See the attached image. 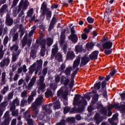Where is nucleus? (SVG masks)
I'll return each instance as SVG.
<instances>
[{
	"instance_id": "nucleus-42",
	"label": "nucleus",
	"mask_w": 125,
	"mask_h": 125,
	"mask_svg": "<svg viewBox=\"0 0 125 125\" xmlns=\"http://www.w3.org/2000/svg\"><path fill=\"white\" fill-rule=\"evenodd\" d=\"M113 52V49H105L104 51V53L105 54V55H110Z\"/></svg>"
},
{
	"instance_id": "nucleus-45",
	"label": "nucleus",
	"mask_w": 125,
	"mask_h": 125,
	"mask_svg": "<svg viewBox=\"0 0 125 125\" xmlns=\"http://www.w3.org/2000/svg\"><path fill=\"white\" fill-rule=\"evenodd\" d=\"M47 8V5L45 3V2H43L41 6V10H46Z\"/></svg>"
},
{
	"instance_id": "nucleus-25",
	"label": "nucleus",
	"mask_w": 125,
	"mask_h": 125,
	"mask_svg": "<svg viewBox=\"0 0 125 125\" xmlns=\"http://www.w3.org/2000/svg\"><path fill=\"white\" fill-rule=\"evenodd\" d=\"M79 70H80V68L77 67L75 70L71 74H70L71 80H74L75 76H76V75H77V74H78V72H79Z\"/></svg>"
},
{
	"instance_id": "nucleus-16",
	"label": "nucleus",
	"mask_w": 125,
	"mask_h": 125,
	"mask_svg": "<svg viewBox=\"0 0 125 125\" xmlns=\"http://www.w3.org/2000/svg\"><path fill=\"white\" fill-rule=\"evenodd\" d=\"M61 82H64L63 84L64 86H67L69 83H70V79L69 78H67L66 77H63V76L61 78Z\"/></svg>"
},
{
	"instance_id": "nucleus-3",
	"label": "nucleus",
	"mask_w": 125,
	"mask_h": 125,
	"mask_svg": "<svg viewBox=\"0 0 125 125\" xmlns=\"http://www.w3.org/2000/svg\"><path fill=\"white\" fill-rule=\"evenodd\" d=\"M37 66V63L34 62L32 65H30V66L28 68V72L26 73V77L25 78V81L26 83H29L30 80H31V78L34 74V72H35V75H37L38 73H39V71L36 70V66Z\"/></svg>"
},
{
	"instance_id": "nucleus-19",
	"label": "nucleus",
	"mask_w": 125,
	"mask_h": 125,
	"mask_svg": "<svg viewBox=\"0 0 125 125\" xmlns=\"http://www.w3.org/2000/svg\"><path fill=\"white\" fill-rule=\"evenodd\" d=\"M94 88L95 90H99L101 88V81H97L94 85Z\"/></svg>"
},
{
	"instance_id": "nucleus-13",
	"label": "nucleus",
	"mask_w": 125,
	"mask_h": 125,
	"mask_svg": "<svg viewBox=\"0 0 125 125\" xmlns=\"http://www.w3.org/2000/svg\"><path fill=\"white\" fill-rule=\"evenodd\" d=\"M68 40H70L72 42H78V36L76 34L70 35L68 36Z\"/></svg>"
},
{
	"instance_id": "nucleus-56",
	"label": "nucleus",
	"mask_w": 125,
	"mask_h": 125,
	"mask_svg": "<svg viewBox=\"0 0 125 125\" xmlns=\"http://www.w3.org/2000/svg\"><path fill=\"white\" fill-rule=\"evenodd\" d=\"M102 92H103V96H104V98H107V97H108L107 90L106 89H104L103 92L102 91Z\"/></svg>"
},
{
	"instance_id": "nucleus-47",
	"label": "nucleus",
	"mask_w": 125,
	"mask_h": 125,
	"mask_svg": "<svg viewBox=\"0 0 125 125\" xmlns=\"http://www.w3.org/2000/svg\"><path fill=\"white\" fill-rule=\"evenodd\" d=\"M102 115H104V116H107V110H106V107H104L101 109V110Z\"/></svg>"
},
{
	"instance_id": "nucleus-23",
	"label": "nucleus",
	"mask_w": 125,
	"mask_h": 125,
	"mask_svg": "<svg viewBox=\"0 0 125 125\" xmlns=\"http://www.w3.org/2000/svg\"><path fill=\"white\" fill-rule=\"evenodd\" d=\"M53 95L52 91L50 89H47L46 91L45 92V96L47 98L50 97V96H53Z\"/></svg>"
},
{
	"instance_id": "nucleus-53",
	"label": "nucleus",
	"mask_w": 125,
	"mask_h": 125,
	"mask_svg": "<svg viewBox=\"0 0 125 125\" xmlns=\"http://www.w3.org/2000/svg\"><path fill=\"white\" fill-rule=\"evenodd\" d=\"M55 25V24L54 23H52L50 22L49 27H48V31L49 32H51V30H52V29H53V28H54Z\"/></svg>"
},
{
	"instance_id": "nucleus-21",
	"label": "nucleus",
	"mask_w": 125,
	"mask_h": 125,
	"mask_svg": "<svg viewBox=\"0 0 125 125\" xmlns=\"http://www.w3.org/2000/svg\"><path fill=\"white\" fill-rule=\"evenodd\" d=\"M30 5L29 2L28 1V0H25L22 4V10H26L28 7Z\"/></svg>"
},
{
	"instance_id": "nucleus-7",
	"label": "nucleus",
	"mask_w": 125,
	"mask_h": 125,
	"mask_svg": "<svg viewBox=\"0 0 125 125\" xmlns=\"http://www.w3.org/2000/svg\"><path fill=\"white\" fill-rule=\"evenodd\" d=\"M76 57V55L74 53L73 51H68L66 54V60H68V61H72Z\"/></svg>"
},
{
	"instance_id": "nucleus-30",
	"label": "nucleus",
	"mask_w": 125,
	"mask_h": 125,
	"mask_svg": "<svg viewBox=\"0 0 125 125\" xmlns=\"http://www.w3.org/2000/svg\"><path fill=\"white\" fill-rule=\"evenodd\" d=\"M84 110V106L83 105H81L77 108H76V111L78 113H83Z\"/></svg>"
},
{
	"instance_id": "nucleus-6",
	"label": "nucleus",
	"mask_w": 125,
	"mask_h": 125,
	"mask_svg": "<svg viewBox=\"0 0 125 125\" xmlns=\"http://www.w3.org/2000/svg\"><path fill=\"white\" fill-rule=\"evenodd\" d=\"M98 54H99V51L95 50L89 55V58L90 60H97L98 59Z\"/></svg>"
},
{
	"instance_id": "nucleus-36",
	"label": "nucleus",
	"mask_w": 125,
	"mask_h": 125,
	"mask_svg": "<svg viewBox=\"0 0 125 125\" xmlns=\"http://www.w3.org/2000/svg\"><path fill=\"white\" fill-rule=\"evenodd\" d=\"M8 90H9V88L8 87V85L6 86H4L2 90H1L0 92L2 94H5Z\"/></svg>"
},
{
	"instance_id": "nucleus-1",
	"label": "nucleus",
	"mask_w": 125,
	"mask_h": 125,
	"mask_svg": "<svg viewBox=\"0 0 125 125\" xmlns=\"http://www.w3.org/2000/svg\"><path fill=\"white\" fill-rule=\"evenodd\" d=\"M48 68L47 67H44L42 71V75L39 76V80L37 82L38 85H39L37 92L38 94H40L42 91L44 92V89H45V83H44V78L47 74V71Z\"/></svg>"
},
{
	"instance_id": "nucleus-10",
	"label": "nucleus",
	"mask_w": 125,
	"mask_h": 125,
	"mask_svg": "<svg viewBox=\"0 0 125 125\" xmlns=\"http://www.w3.org/2000/svg\"><path fill=\"white\" fill-rule=\"evenodd\" d=\"M10 63V60L9 59V58H7L6 59H3L1 62H0V66L2 68L3 67H4V66H6L7 67L9 65V63Z\"/></svg>"
},
{
	"instance_id": "nucleus-52",
	"label": "nucleus",
	"mask_w": 125,
	"mask_h": 125,
	"mask_svg": "<svg viewBox=\"0 0 125 125\" xmlns=\"http://www.w3.org/2000/svg\"><path fill=\"white\" fill-rule=\"evenodd\" d=\"M112 10H113V9L110 8L109 7L106 8V12L107 13L108 16H110V15H111V13H112Z\"/></svg>"
},
{
	"instance_id": "nucleus-51",
	"label": "nucleus",
	"mask_w": 125,
	"mask_h": 125,
	"mask_svg": "<svg viewBox=\"0 0 125 125\" xmlns=\"http://www.w3.org/2000/svg\"><path fill=\"white\" fill-rule=\"evenodd\" d=\"M8 41H9V38H8V36H6L3 40V44L4 45H6V44L8 43Z\"/></svg>"
},
{
	"instance_id": "nucleus-37",
	"label": "nucleus",
	"mask_w": 125,
	"mask_h": 125,
	"mask_svg": "<svg viewBox=\"0 0 125 125\" xmlns=\"http://www.w3.org/2000/svg\"><path fill=\"white\" fill-rule=\"evenodd\" d=\"M37 29V27L33 26L32 27V29L30 31V32L28 34L29 37H32L33 35H34V33L35 32V31H36V29Z\"/></svg>"
},
{
	"instance_id": "nucleus-28",
	"label": "nucleus",
	"mask_w": 125,
	"mask_h": 125,
	"mask_svg": "<svg viewBox=\"0 0 125 125\" xmlns=\"http://www.w3.org/2000/svg\"><path fill=\"white\" fill-rule=\"evenodd\" d=\"M57 95L58 96H61V95L62 96V97H66L68 96L67 93H63L62 91H61V90H59L57 92Z\"/></svg>"
},
{
	"instance_id": "nucleus-58",
	"label": "nucleus",
	"mask_w": 125,
	"mask_h": 125,
	"mask_svg": "<svg viewBox=\"0 0 125 125\" xmlns=\"http://www.w3.org/2000/svg\"><path fill=\"white\" fill-rule=\"evenodd\" d=\"M74 84H75V80H74V79H71V81H70V83L69 84L70 88H73Z\"/></svg>"
},
{
	"instance_id": "nucleus-2",
	"label": "nucleus",
	"mask_w": 125,
	"mask_h": 125,
	"mask_svg": "<svg viewBox=\"0 0 125 125\" xmlns=\"http://www.w3.org/2000/svg\"><path fill=\"white\" fill-rule=\"evenodd\" d=\"M42 99H43V97H42V95H40L38 96V98L35 100V102L32 104L31 106L33 114L32 117H33V118H37V116H38L39 112H40L39 106H41V105L42 104Z\"/></svg>"
},
{
	"instance_id": "nucleus-48",
	"label": "nucleus",
	"mask_w": 125,
	"mask_h": 125,
	"mask_svg": "<svg viewBox=\"0 0 125 125\" xmlns=\"http://www.w3.org/2000/svg\"><path fill=\"white\" fill-rule=\"evenodd\" d=\"M50 86L51 89L54 91L56 90V89L57 88V84H56L51 83Z\"/></svg>"
},
{
	"instance_id": "nucleus-29",
	"label": "nucleus",
	"mask_w": 125,
	"mask_h": 125,
	"mask_svg": "<svg viewBox=\"0 0 125 125\" xmlns=\"http://www.w3.org/2000/svg\"><path fill=\"white\" fill-rule=\"evenodd\" d=\"M19 48V46L16 44H13L11 47H10V50L11 51H16V52H17L18 51V49Z\"/></svg>"
},
{
	"instance_id": "nucleus-32",
	"label": "nucleus",
	"mask_w": 125,
	"mask_h": 125,
	"mask_svg": "<svg viewBox=\"0 0 125 125\" xmlns=\"http://www.w3.org/2000/svg\"><path fill=\"white\" fill-rule=\"evenodd\" d=\"M94 45H95V44H94V43H93L92 42H90L89 43H86V47H87V48H90V49H93Z\"/></svg>"
},
{
	"instance_id": "nucleus-38",
	"label": "nucleus",
	"mask_w": 125,
	"mask_h": 125,
	"mask_svg": "<svg viewBox=\"0 0 125 125\" xmlns=\"http://www.w3.org/2000/svg\"><path fill=\"white\" fill-rule=\"evenodd\" d=\"M87 21L89 24H93L94 23V19L92 18V17L89 16L87 18Z\"/></svg>"
},
{
	"instance_id": "nucleus-4",
	"label": "nucleus",
	"mask_w": 125,
	"mask_h": 125,
	"mask_svg": "<svg viewBox=\"0 0 125 125\" xmlns=\"http://www.w3.org/2000/svg\"><path fill=\"white\" fill-rule=\"evenodd\" d=\"M90 61L89 57H87V55L86 54L83 57L81 58V62L80 64V68L85 66L88 62Z\"/></svg>"
},
{
	"instance_id": "nucleus-54",
	"label": "nucleus",
	"mask_w": 125,
	"mask_h": 125,
	"mask_svg": "<svg viewBox=\"0 0 125 125\" xmlns=\"http://www.w3.org/2000/svg\"><path fill=\"white\" fill-rule=\"evenodd\" d=\"M43 110H45V112H46L47 113H48V114H51V113H52V110H51V109H50V107L48 109H47V107L46 106H44L43 108Z\"/></svg>"
},
{
	"instance_id": "nucleus-43",
	"label": "nucleus",
	"mask_w": 125,
	"mask_h": 125,
	"mask_svg": "<svg viewBox=\"0 0 125 125\" xmlns=\"http://www.w3.org/2000/svg\"><path fill=\"white\" fill-rule=\"evenodd\" d=\"M91 92H87V94H85L84 95V96L86 99H87L88 101H89V100L91 99V97L89 95V94H91Z\"/></svg>"
},
{
	"instance_id": "nucleus-24",
	"label": "nucleus",
	"mask_w": 125,
	"mask_h": 125,
	"mask_svg": "<svg viewBox=\"0 0 125 125\" xmlns=\"http://www.w3.org/2000/svg\"><path fill=\"white\" fill-rule=\"evenodd\" d=\"M37 50L35 49H32L31 50L30 56V57H32L33 59L34 58H36L37 57Z\"/></svg>"
},
{
	"instance_id": "nucleus-64",
	"label": "nucleus",
	"mask_w": 125,
	"mask_h": 125,
	"mask_svg": "<svg viewBox=\"0 0 125 125\" xmlns=\"http://www.w3.org/2000/svg\"><path fill=\"white\" fill-rule=\"evenodd\" d=\"M26 122H27V124L28 125H33L34 124L33 123V120L31 119H26Z\"/></svg>"
},
{
	"instance_id": "nucleus-14",
	"label": "nucleus",
	"mask_w": 125,
	"mask_h": 125,
	"mask_svg": "<svg viewBox=\"0 0 125 125\" xmlns=\"http://www.w3.org/2000/svg\"><path fill=\"white\" fill-rule=\"evenodd\" d=\"M20 53H21V49H19L17 53H14L12 56V62H16L17 61V56H19L20 55Z\"/></svg>"
},
{
	"instance_id": "nucleus-60",
	"label": "nucleus",
	"mask_w": 125,
	"mask_h": 125,
	"mask_svg": "<svg viewBox=\"0 0 125 125\" xmlns=\"http://www.w3.org/2000/svg\"><path fill=\"white\" fill-rule=\"evenodd\" d=\"M18 40V33H15L13 36V42H16Z\"/></svg>"
},
{
	"instance_id": "nucleus-34",
	"label": "nucleus",
	"mask_w": 125,
	"mask_h": 125,
	"mask_svg": "<svg viewBox=\"0 0 125 125\" xmlns=\"http://www.w3.org/2000/svg\"><path fill=\"white\" fill-rule=\"evenodd\" d=\"M40 44L41 45V48H45V47H46V41H45V39L42 40Z\"/></svg>"
},
{
	"instance_id": "nucleus-61",
	"label": "nucleus",
	"mask_w": 125,
	"mask_h": 125,
	"mask_svg": "<svg viewBox=\"0 0 125 125\" xmlns=\"http://www.w3.org/2000/svg\"><path fill=\"white\" fill-rule=\"evenodd\" d=\"M37 66H40L42 67V60L40 59L36 61Z\"/></svg>"
},
{
	"instance_id": "nucleus-5",
	"label": "nucleus",
	"mask_w": 125,
	"mask_h": 125,
	"mask_svg": "<svg viewBox=\"0 0 125 125\" xmlns=\"http://www.w3.org/2000/svg\"><path fill=\"white\" fill-rule=\"evenodd\" d=\"M94 120L96 121V125H100V123L103 122V120H104V117L100 116V114L98 113H96L94 116Z\"/></svg>"
},
{
	"instance_id": "nucleus-57",
	"label": "nucleus",
	"mask_w": 125,
	"mask_h": 125,
	"mask_svg": "<svg viewBox=\"0 0 125 125\" xmlns=\"http://www.w3.org/2000/svg\"><path fill=\"white\" fill-rule=\"evenodd\" d=\"M101 85L102 89H106V88H105V87H106V85H107V83H106V81H103L101 83Z\"/></svg>"
},
{
	"instance_id": "nucleus-20",
	"label": "nucleus",
	"mask_w": 125,
	"mask_h": 125,
	"mask_svg": "<svg viewBox=\"0 0 125 125\" xmlns=\"http://www.w3.org/2000/svg\"><path fill=\"white\" fill-rule=\"evenodd\" d=\"M55 59L58 60V62H63V56L62 54L58 53L55 56Z\"/></svg>"
},
{
	"instance_id": "nucleus-12",
	"label": "nucleus",
	"mask_w": 125,
	"mask_h": 125,
	"mask_svg": "<svg viewBox=\"0 0 125 125\" xmlns=\"http://www.w3.org/2000/svg\"><path fill=\"white\" fill-rule=\"evenodd\" d=\"M5 23L7 26H11L13 24V19L10 18L9 15H7L6 16Z\"/></svg>"
},
{
	"instance_id": "nucleus-26",
	"label": "nucleus",
	"mask_w": 125,
	"mask_h": 125,
	"mask_svg": "<svg viewBox=\"0 0 125 125\" xmlns=\"http://www.w3.org/2000/svg\"><path fill=\"white\" fill-rule=\"evenodd\" d=\"M52 15V12L51 11H48L46 12V20L49 21L51 18V16Z\"/></svg>"
},
{
	"instance_id": "nucleus-9",
	"label": "nucleus",
	"mask_w": 125,
	"mask_h": 125,
	"mask_svg": "<svg viewBox=\"0 0 125 125\" xmlns=\"http://www.w3.org/2000/svg\"><path fill=\"white\" fill-rule=\"evenodd\" d=\"M65 33H66V29H64L63 31L61 32L60 40V45H63L65 42V39H66V35H65Z\"/></svg>"
},
{
	"instance_id": "nucleus-17",
	"label": "nucleus",
	"mask_w": 125,
	"mask_h": 125,
	"mask_svg": "<svg viewBox=\"0 0 125 125\" xmlns=\"http://www.w3.org/2000/svg\"><path fill=\"white\" fill-rule=\"evenodd\" d=\"M99 99V95H98V94H94L91 101L92 104H96L97 101H98Z\"/></svg>"
},
{
	"instance_id": "nucleus-46",
	"label": "nucleus",
	"mask_w": 125,
	"mask_h": 125,
	"mask_svg": "<svg viewBox=\"0 0 125 125\" xmlns=\"http://www.w3.org/2000/svg\"><path fill=\"white\" fill-rule=\"evenodd\" d=\"M81 98H82V100H83L82 104L81 105H83L84 107L85 106H86V105H87V101L84 98L85 97L81 96Z\"/></svg>"
},
{
	"instance_id": "nucleus-40",
	"label": "nucleus",
	"mask_w": 125,
	"mask_h": 125,
	"mask_svg": "<svg viewBox=\"0 0 125 125\" xmlns=\"http://www.w3.org/2000/svg\"><path fill=\"white\" fill-rule=\"evenodd\" d=\"M10 123L9 118H6L4 119L3 122L1 123V125H9Z\"/></svg>"
},
{
	"instance_id": "nucleus-33",
	"label": "nucleus",
	"mask_w": 125,
	"mask_h": 125,
	"mask_svg": "<svg viewBox=\"0 0 125 125\" xmlns=\"http://www.w3.org/2000/svg\"><path fill=\"white\" fill-rule=\"evenodd\" d=\"M7 106V102H4L0 104V109L4 111V108Z\"/></svg>"
},
{
	"instance_id": "nucleus-15",
	"label": "nucleus",
	"mask_w": 125,
	"mask_h": 125,
	"mask_svg": "<svg viewBox=\"0 0 125 125\" xmlns=\"http://www.w3.org/2000/svg\"><path fill=\"white\" fill-rule=\"evenodd\" d=\"M72 70H73V67L72 66L67 67L64 70V73L67 77H69V76H71Z\"/></svg>"
},
{
	"instance_id": "nucleus-39",
	"label": "nucleus",
	"mask_w": 125,
	"mask_h": 125,
	"mask_svg": "<svg viewBox=\"0 0 125 125\" xmlns=\"http://www.w3.org/2000/svg\"><path fill=\"white\" fill-rule=\"evenodd\" d=\"M80 99H81V95L75 94L74 98V102H78Z\"/></svg>"
},
{
	"instance_id": "nucleus-50",
	"label": "nucleus",
	"mask_w": 125,
	"mask_h": 125,
	"mask_svg": "<svg viewBox=\"0 0 125 125\" xmlns=\"http://www.w3.org/2000/svg\"><path fill=\"white\" fill-rule=\"evenodd\" d=\"M56 125H66V120L62 119L60 122L57 123Z\"/></svg>"
},
{
	"instance_id": "nucleus-49",
	"label": "nucleus",
	"mask_w": 125,
	"mask_h": 125,
	"mask_svg": "<svg viewBox=\"0 0 125 125\" xmlns=\"http://www.w3.org/2000/svg\"><path fill=\"white\" fill-rule=\"evenodd\" d=\"M70 110H71V108L68 106H65L63 108V113L64 114H67L70 112Z\"/></svg>"
},
{
	"instance_id": "nucleus-8",
	"label": "nucleus",
	"mask_w": 125,
	"mask_h": 125,
	"mask_svg": "<svg viewBox=\"0 0 125 125\" xmlns=\"http://www.w3.org/2000/svg\"><path fill=\"white\" fill-rule=\"evenodd\" d=\"M112 46H113V42L110 40L103 43L102 45L104 49H111Z\"/></svg>"
},
{
	"instance_id": "nucleus-22",
	"label": "nucleus",
	"mask_w": 125,
	"mask_h": 125,
	"mask_svg": "<svg viewBox=\"0 0 125 125\" xmlns=\"http://www.w3.org/2000/svg\"><path fill=\"white\" fill-rule=\"evenodd\" d=\"M23 117L26 120H27V119H30V118H31V112H30V111L28 110L24 112Z\"/></svg>"
},
{
	"instance_id": "nucleus-44",
	"label": "nucleus",
	"mask_w": 125,
	"mask_h": 125,
	"mask_svg": "<svg viewBox=\"0 0 125 125\" xmlns=\"http://www.w3.org/2000/svg\"><path fill=\"white\" fill-rule=\"evenodd\" d=\"M57 52H58V49H57V48H56V47L53 48L52 49V55H53V57H54V56H55V55H56V53H57Z\"/></svg>"
},
{
	"instance_id": "nucleus-27",
	"label": "nucleus",
	"mask_w": 125,
	"mask_h": 125,
	"mask_svg": "<svg viewBox=\"0 0 125 125\" xmlns=\"http://www.w3.org/2000/svg\"><path fill=\"white\" fill-rule=\"evenodd\" d=\"M54 104L55 109L58 110V109H60V108H61V105H60V102H59V101H56L55 103H54Z\"/></svg>"
},
{
	"instance_id": "nucleus-31",
	"label": "nucleus",
	"mask_w": 125,
	"mask_h": 125,
	"mask_svg": "<svg viewBox=\"0 0 125 125\" xmlns=\"http://www.w3.org/2000/svg\"><path fill=\"white\" fill-rule=\"evenodd\" d=\"M53 43V40H52V39H51V38H49L47 39L46 44L47 46H51Z\"/></svg>"
},
{
	"instance_id": "nucleus-59",
	"label": "nucleus",
	"mask_w": 125,
	"mask_h": 125,
	"mask_svg": "<svg viewBox=\"0 0 125 125\" xmlns=\"http://www.w3.org/2000/svg\"><path fill=\"white\" fill-rule=\"evenodd\" d=\"M45 15H46V12H45V10H42L41 17V18H42L43 20H44V18H45Z\"/></svg>"
},
{
	"instance_id": "nucleus-11",
	"label": "nucleus",
	"mask_w": 125,
	"mask_h": 125,
	"mask_svg": "<svg viewBox=\"0 0 125 125\" xmlns=\"http://www.w3.org/2000/svg\"><path fill=\"white\" fill-rule=\"evenodd\" d=\"M80 63H81V56H78L73 62V69H76V68L79 67Z\"/></svg>"
},
{
	"instance_id": "nucleus-18",
	"label": "nucleus",
	"mask_w": 125,
	"mask_h": 125,
	"mask_svg": "<svg viewBox=\"0 0 125 125\" xmlns=\"http://www.w3.org/2000/svg\"><path fill=\"white\" fill-rule=\"evenodd\" d=\"M75 50L76 53H81L83 50L82 45H77L75 46Z\"/></svg>"
},
{
	"instance_id": "nucleus-35",
	"label": "nucleus",
	"mask_w": 125,
	"mask_h": 125,
	"mask_svg": "<svg viewBox=\"0 0 125 125\" xmlns=\"http://www.w3.org/2000/svg\"><path fill=\"white\" fill-rule=\"evenodd\" d=\"M67 123H74L76 122L75 117H68L66 120Z\"/></svg>"
},
{
	"instance_id": "nucleus-63",
	"label": "nucleus",
	"mask_w": 125,
	"mask_h": 125,
	"mask_svg": "<svg viewBox=\"0 0 125 125\" xmlns=\"http://www.w3.org/2000/svg\"><path fill=\"white\" fill-rule=\"evenodd\" d=\"M27 39H25V40L22 41V43H21V46H22V48H23V47H25V46H26V45L27 44Z\"/></svg>"
},
{
	"instance_id": "nucleus-55",
	"label": "nucleus",
	"mask_w": 125,
	"mask_h": 125,
	"mask_svg": "<svg viewBox=\"0 0 125 125\" xmlns=\"http://www.w3.org/2000/svg\"><path fill=\"white\" fill-rule=\"evenodd\" d=\"M18 1H19V0H13V3L11 5V8H13V7H15V6L17 5V3H18Z\"/></svg>"
},
{
	"instance_id": "nucleus-41",
	"label": "nucleus",
	"mask_w": 125,
	"mask_h": 125,
	"mask_svg": "<svg viewBox=\"0 0 125 125\" xmlns=\"http://www.w3.org/2000/svg\"><path fill=\"white\" fill-rule=\"evenodd\" d=\"M12 105H16V106H19V105H20V103L18 98H16L13 101Z\"/></svg>"
},
{
	"instance_id": "nucleus-62",
	"label": "nucleus",
	"mask_w": 125,
	"mask_h": 125,
	"mask_svg": "<svg viewBox=\"0 0 125 125\" xmlns=\"http://www.w3.org/2000/svg\"><path fill=\"white\" fill-rule=\"evenodd\" d=\"M117 72H118V71L117 70H116L115 68L113 67L111 69V71L110 72V74L111 76L112 77H113V76H114L115 75V74H116V73H117Z\"/></svg>"
}]
</instances>
